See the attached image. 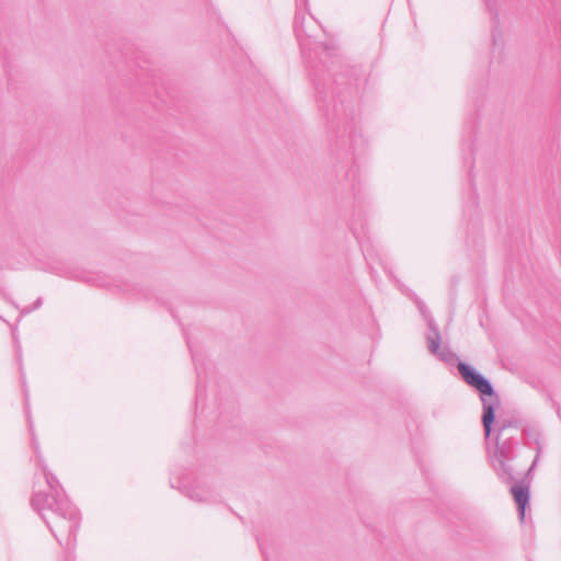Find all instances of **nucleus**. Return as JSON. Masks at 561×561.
<instances>
[{
  "label": "nucleus",
  "instance_id": "1",
  "mask_svg": "<svg viewBox=\"0 0 561 561\" xmlns=\"http://www.w3.org/2000/svg\"><path fill=\"white\" fill-rule=\"evenodd\" d=\"M458 368L467 383L474 387L482 394L493 397L492 387L481 375L465 364H459Z\"/></svg>",
  "mask_w": 561,
  "mask_h": 561
},
{
  "label": "nucleus",
  "instance_id": "2",
  "mask_svg": "<svg viewBox=\"0 0 561 561\" xmlns=\"http://www.w3.org/2000/svg\"><path fill=\"white\" fill-rule=\"evenodd\" d=\"M499 404V399L496 397L493 398L492 402L483 400V426L485 430L486 436L490 435L491 425L494 421V405Z\"/></svg>",
  "mask_w": 561,
  "mask_h": 561
},
{
  "label": "nucleus",
  "instance_id": "3",
  "mask_svg": "<svg viewBox=\"0 0 561 561\" xmlns=\"http://www.w3.org/2000/svg\"><path fill=\"white\" fill-rule=\"evenodd\" d=\"M512 493L514 495L516 503L518 504L522 516H524L525 506L528 502L527 491L520 486H515L513 488Z\"/></svg>",
  "mask_w": 561,
  "mask_h": 561
}]
</instances>
